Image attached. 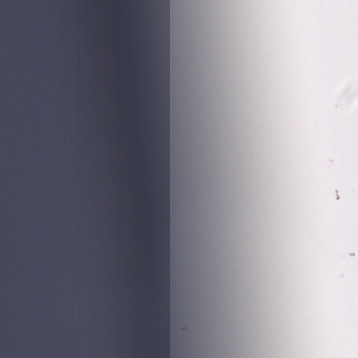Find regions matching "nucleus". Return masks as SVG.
Returning a JSON list of instances; mask_svg holds the SVG:
<instances>
[{
	"label": "nucleus",
	"instance_id": "1",
	"mask_svg": "<svg viewBox=\"0 0 358 358\" xmlns=\"http://www.w3.org/2000/svg\"><path fill=\"white\" fill-rule=\"evenodd\" d=\"M162 358H168V350H167V343L166 344V354L165 355H162Z\"/></svg>",
	"mask_w": 358,
	"mask_h": 358
}]
</instances>
